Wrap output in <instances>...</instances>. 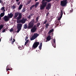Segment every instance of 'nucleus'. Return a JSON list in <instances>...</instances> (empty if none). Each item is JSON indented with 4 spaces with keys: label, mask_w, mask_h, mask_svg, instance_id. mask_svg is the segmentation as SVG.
<instances>
[{
    "label": "nucleus",
    "mask_w": 76,
    "mask_h": 76,
    "mask_svg": "<svg viewBox=\"0 0 76 76\" xmlns=\"http://www.w3.org/2000/svg\"><path fill=\"white\" fill-rule=\"evenodd\" d=\"M34 19H33L28 23V27L27 26V24H26L24 25L23 28L25 29H26L27 28H28V29H30L32 28L34 26Z\"/></svg>",
    "instance_id": "nucleus-1"
},
{
    "label": "nucleus",
    "mask_w": 76,
    "mask_h": 76,
    "mask_svg": "<svg viewBox=\"0 0 76 76\" xmlns=\"http://www.w3.org/2000/svg\"><path fill=\"white\" fill-rule=\"evenodd\" d=\"M27 20V19H26V18L23 19H22L17 20V21L18 23H22L23 24V23H25Z\"/></svg>",
    "instance_id": "nucleus-2"
},
{
    "label": "nucleus",
    "mask_w": 76,
    "mask_h": 76,
    "mask_svg": "<svg viewBox=\"0 0 76 76\" xmlns=\"http://www.w3.org/2000/svg\"><path fill=\"white\" fill-rule=\"evenodd\" d=\"M67 0H64L61 1V6H66L67 5Z\"/></svg>",
    "instance_id": "nucleus-3"
},
{
    "label": "nucleus",
    "mask_w": 76,
    "mask_h": 76,
    "mask_svg": "<svg viewBox=\"0 0 76 76\" xmlns=\"http://www.w3.org/2000/svg\"><path fill=\"white\" fill-rule=\"evenodd\" d=\"M22 24L21 23L18 24H17V29L18 30L16 32L17 33H19V31L22 29Z\"/></svg>",
    "instance_id": "nucleus-4"
},
{
    "label": "nucleus",
    "mask_w": 76,
    "mask_h": 76,
    "mask_svg": "<svg viewBox=\"0 0 76 76\" xmlns=\"http://www.w3.org/2000/svg\"><path fill=\"white\" fill-rule=\"evenodd\" d=\"M38 35H39V34H38L37 33H35L34 34L33 36H32L30 38V40L31 41H32L33 40H34L35 39L37 38L38 37Z\"/></svg>",
    "instance_id": "nucleus-5"
},
{
    "label": "nucleus",
    "mask_w": 76,
    "mask_h": 76,
    "mask_svg": "<svg viewBox=\"0 0 76 76\" xmlns=\"http://www.w3.org/2000/svg\"><path fill=\"white\" fill-rule=\"evenodd\" d=\"M39 44V42H35L33 44L32 47L34 48H36L38 46V45Z\"/></svg>",
    "instance_id": "nucleus-6"
},
{
    "label": "nucleus",
    "mask_w": 76,
    "mask_h": 76,
    "mask_svg": "<svg viewBox=\"0 0 76 76\" xmlns=\"http://www.w3.org/2000/svg\"><path fill=\"white\" fill-rule=\"evenodd\" d=\"M37 28L36 27V25H34L32 28L31 29V32H35L37 31Z\"/></svg>",
    "instance_id": "nucleus-7"
},
{
    "label": "nucleus",
    "mask_w": 76,
    "mask_h": 76,
    "mask_svg": "<svg viewBox=\"0 0 76 76\" xmlns=\"http://www.w3.org/2000/svg\"><path fill=\"white\" fill-rule=\"evenodd\" d=\"M63 11L62 10H61V12L59 14V16L60 17L58 18V20H61V18H62V16H63Z\"/></svg>",
    "instance_id": "nucleus-8"
},
{
    "label": "nucleus",
    "mask_w": 76,
    "mask_h": 76,
    "mask_svg": "<svg viewBox=\"0 0 76 76\" xmlns=\"http://www.w3.org/2000/svg\"><path fill=\"white\" fill-rule=\"evenodd\" d=\"M51 3H48V5L46 6V9H47V10H49L51 8Z\"/></svg>",
    "instance_id": "nucleus-9"
},
{
    "label": "nucleus",
    "mask_w": 76,
    "mask_h": 76,
    "mask_svg": "<svg viewBox=\"0 0 76 76\" xmlns=\"http://www.w3.org/2000/svg\"><path fill=\"white\" fill-rule=\"evenodd\" d=\"M4 19L5 21H9V18L8 17V16H5L4 17Z\"/></svg>",
    "instance_id": "nucleus-10"
},
{
    "label": "nucleus",
    "mask_w": 76,
    "mask_h": 76,
    "mask_svg": "<svg viewBox=\"0 0 76 76\" xmlns=\"http://www.w3.org/2000/svg\"><path fill=\"white\" fill-rule=\"evenodd\" d=\"M56 39L54 38L53 39V43H52V45L54 47L56 48Z\"/></svg>",
    "instance_id": "nucleus-11"
},
{
    "label": "nucleus",
    "mask_w": 76,
    "mask_h": 76,
    "mask_svg": "<svg viewBox=\"0 0 76 76\" xmlns=\"http://www.w3.org/2000/svg\"><path fill=\"white\" fill-rule=\"evenodd\" d=\"M18 15V17L17 18V19H18L17 20H20L19 19H20L22 18V15L21 13H20Z\"/></svg>",
    "instance_id": "nucleus-12"
},
{
    "label": "nucleus",
    "mask_w": 76,
    "mask_h": 76,
    "mask_svg": "<svg viewBox=\"0 0 76 76\" xmlns=\"http://www.w3.org/2000/svg\"><path fill=\"white\" fill-rule=\"evenodd\" d=\"M8 16L9 18H12L13 16V14H12V13H10V14L9 13L8 14Z\"/></svg>",
    "instance_id": "nucleus-13"
},
{
    "label": "nucleus",
    "mask_w": 76,
    "mask_h": 76,
    "mask_svg": "<svg viewBox=\"0 0 76 76\" xmlns=\"http://www.w3.org/2000/svg\"><path fill=\"white\" fill-rule=\"evenodd\" d=\"M18 48H19V50H22L23 49H24V47L22 46V45L21 46H19L18 47Z\"/></svg>",
    "instance_id": "nucleus-14"
},
{
    "label": "nucleus",
    "mask_w": 76,
    "mask_h": 76,
    "mask_svg": "<svg viewBox=\"0 0 76 76\" xmlns=\"http://www.w3.org/2000/svg\"><path fill=\"white\" fill-rule=\"evenodd\" d=\"M53 32H54V29H52L51 30H50L48 32V34L49 35H50V33Z\"/></svg>",
    "instance_id": "nucleus-15"
},
{
    "label": "nucleus",
    "mask_w": 76,
    "mask_h": 76,
    "mask_svg": "<svg viewBox=\"0 0 76 76\" xmlns=\"http://www.w3.org/2000/svg\"><path fill=\"white\" fill-rule=\"evenodd\" d=\"M42 42H41L39 46V48L40 50H41L42 48Z\"/></svg>",
    "instance_id": "nucleus-16"
},
{
    "label": "nucleus",
    "mask_w": 76,
    "mask_h": 76,
    "mask_svg": "<svg viewBox=\"0 0 76 76\" xmlns=\"http://www.w3.org/2000/svg\"><path fill=\"white\" fill-rule=\"evenodd\" d=\"M19 14V12H15V14L14 18H15L18 17V16Z\"/></svg>",
    "instance_id": "nucleus-17"
},
{
    "label": "nucleus",
    "mask_w": 76,
    "mask_h": 76,
    "mask_svg": "<svg viewBox=\"0 0 76 76\" xmlns=\"http://www.w3.org/2000/svg\"><path fill=\"white\" fill-rule=\"evenodd\" d=\"M50 39H51V37H50V35H49L47 38V41H50Z\"/></svg>",
    "instance_id": "nucleus-18"
},
{
    "label": "nucleus",
    "mask_w": 76,
    "mask_h": 76,
    "mask_svg": "<svg viewBox=\"0 0 76 76\" xmlns=\"http://www.w3.org/2000/svg\"><path fill=\"white\" fill-rule=\"evenodd\" d=\"M39 2H36L35 4V5H34V6H35V8L37 7V6H38V5H39Z\"/></svg>",
    "instance_id": "nucleus-19"
},
{
    "label": "nucleus",
    "mask_w": 76,
    "mask_h": 76,
    "mask_svg": "<svg viewBox=\"0 0 76 76\" xmlns=\"http://www.w3.org/2000/svg\"><path fill=\"white\" fill-rule=\"evenodd\" d=\"M22 6H23V5L22 4L20 5L18 9H19V10H20L21 9H22Z\"/></svg>",
    "instance_id": "nucleus-20"
},
{
    "label": "nucleus",
    "mask_w": 76,
    "mask_h": 76,
    "mask_svg": "<svg viewBox=\"0 0 76 76\" xmlns=\"http://www.w3.org/2000/svg\"><path fill=\"white\" fill-rule=\"evenodd\" d=\"M8 66H7V68L6 69L7 71H8V70H12V68H11V69H10L9 68H8Z\"/></svg>",
    "instance_id": "nucleus-21"
},
{
    "label": "nucleus",
    "mask_w": 76,
    "mask_h": 76,
    "mask_svg": "<svg viewBox=\"0 0 76 76\" xmlns=\"http://www.w3.org/2000/svg\"><path fill=\"white\" fill-rule=\"evenodd\" d=\"M48 26H49V23H46L45 26V28L47 29V28H48Z\"/></svg>",
    "instance_id": "nucleus-22"
},
{
    "label": "nucleus",
    "mask_w": 76,
    "mask_h": 76,
    "mask_svg": "<svg viewBox=\"0 0 76 76\" xmlns=\"http://www.w3.org/2000/svg\"><path fill=\"white\" fill-rule=\"evenodd\" d=\"M4 15V12L1 13L0 14V17H3Z\"/></svg>",
    "instance_id": "nucleus-23"
},
{
    "label": "nucleus",
    "mask_w": 76,
    "mask_h": 76,
    "mask_svg": "<svg viewBox=\"0 0 76 76\" xmlns=\"http://www.w3.org/2000/svg\"><path fill=\"white\" fill-rule=\"evenodd\" d=\"M4 27V26H3V25L1 24L0 25V31H1V29L3 28Z\"/></svg>",
    "instance_id": "nucleus-24"
},
{
    "label": "nucleus",
    "mask_w": 76,
    "mask_h": 76,
    "mask_svg": "<svg viewBox=\"0 0 76 76\" xmlns=\"http://www.w3.org/2000/svg\"><path fill=\"white\" fill-rule=\"evenodd\" d=\"M34 6H35L34 5H33L32 6H31L30 7V10H32V8H33V7H34Z\"/></svg>",
    "instance_id": "nucleus-25"
},
{
    "label": "nucleus",
    "mask_w": 76,
    "mask_h": 76,
    "mask_svg": "<svg viewBox=\"0 0 76 76\" xmlns=\"http://www.w3.org/2000/svg\"><path fill=\"white\" fill-rule=\"evenodd\" d=\"M13 40L12 41V44H14V42H15V39H13Z\"/></svg>",
    "instance_id": "nucleus-26"
},
{
    "label": "nucleus",
    "mask_w": 76,
    "mask_h": 76,
    "mask_svg": "<svg viewBox=\"0 0 76 76\" xmlns=\"http://www.w3.org/2000/svg\"><path fill=\"white\" fill-rule=\"evenodd\" d=\"M39 25H40V23H38L37 24V27H39Z\"/></svg>",
    "instance_id": "nucleus-27"
},
{
    "label": "nucleus",
    "mask_w": 76,
    "mask_h": 76,
    "mask_svg": "<svg viewBox=\"0 0 76 76\" xmlns=\"http://www.w3.org/2000/svg\"><path fill=\"white\" fill-rule=\"evenodd\" d=\"M12 7V8L14 9H15L16 8V6L15 5H13Z\"/></svg>",
    "instance_id": "nucleus-28"
},
{
    "label": "nucleus",
    "mask_w": 76,
    "mask_h": 76,
    "mask_svg": "<svg viewBox=\"0 0 76 76\" xmlns=\"http://www.w3.org/2000/svg\"><path fill=\"white\" fill-rule=\"evenodd\" d=\"M47 22V20H45V21L43 23L44 24H46V23Z\"/></svg>",
    "instance_id": "nucleus-29"
},
{
    "label": "nucleus",
    "mask_w": 76,
    "mask_h": 76,
    "mask_svg": "<svg viewBox=\"0 0 76 76\" xmlns=\"http://www.w3.org/2000/svg\"><path fill=\"white\" fill-rule=\"evenodd\" d=\"M49 13H49V12H47V14H46V17L48 16V15H49Z\"/></svg>",
    "instance_id": "nucleus-30"
},
{
    "label": "nucleus",
    "mask_w": 76,
    "mask_h": 76,
    "mask_svg": "<svg viewBox=\"0 0 76 76\" xmlns=\"http://www.w3.org/2000/svg\"><path fill=\"white\" fill-rule=\"evenodd\" d=\"M4 7H2L1 9V10H4Z\"/></svg>",
    "instance_id": "nucleus-31"
},
{
    "label": "nucleus",
    "mask_w": 76,
    "mask_h": 76,
    "mask_svg": "<svg viewBox=\"0 0 76 76\" xmlns=\"http://www.w3.org/2000/svg\"><path fill=\"white\" fill-rule=\"evenodd\" d=\"M31 15H29L28 17V19H31Z\"/></svg>",
    "instance_id": "nucleus-32"
},
{
    "label": "nucleus",
    "mask_w": 76,
    "mask_h": 76,
    "mask_svg": "<svg viewBox=\"0 0 76 76\" xmlns=\"http://www.w3.org/2000/svg\"><path fill=\"white\" fill-rule=\"evenodd\" d=\"M10 31V32H13V28H11Z\"/></svg>",
    "instance_id": "nucleus-33"
},
{
    "label": "nucleus",
    "mask_w": 76,
    "mask_h": 76,
    "mask_svg": "<svg viewBox=\"0 0 76 76\" xmlns=\"http://www.w3.org/2000/svg\"><path fill=\"white\" fill-rule=\"evenodd\" d=\"M36 20L37 22H38V17H37L36 18Z\"/></svg>",
    "instance_id": "nucleus-34"
},
{
    "label": "nucleus",
    "mask_w": 76,
    "mask_h": 76,
    "mask_svg": "<svg viewBox=\"0 0 76 76\" xmlns=\"http://www.w3.org/2000/svg\"><path fill=\"white\" fill-rule=\"evenodd\" d=\"M46 19L47 20H49L50 18L47 17H46Z\"/></svg>",
    "instance_id": "nucleus-35"
},
{
    "label": "nucleus",
    "mask_w": 76,
    "mask_h": 76,
    "mask_svg": "<svg viewBox=\"0 0 76 76\" xmlns=\"http://www.w3.org/2000/svg\"><path fill=\"white\" fill-rule=\"evenodd\" d=\"M5 31H6V29H4L3 30V31H2V32L4 33V32H5Z\"/></svg>",
    "instance_id": "nucleus-36"
},
{
    "label": "nucleus",
    "mask_w": 76,
    "mask_h": 76,
    "mask_svg": "<svg viewBox=\"0 0 76 76\" xmlns=\"http://www.w3.org/2000/svg\"><path fill=\"white\" fill-rule=\"evenodd\" d=\"M28 42H29V40H27L25 42L27 44V43H28Z\"/></svg>",
    "instance_id": "nucleus-37"
},
{
    "label": "nucleus",
    "mask_w": 76,
    "mask_h": 76,
    "mask_svg": "<svg viewBox=\"0 0 76 76\" xmlns=\"http://www.w3.org/2000/svg\"><path fill=\"white\" fill-rule=\"evenodd\" d=\"M28 37L26 36V39H25V40H27V39H28Z\"/></svg>",
    "instance_id": "nucleus-38"
},
{
    "label": "nucleus",
    "mask_w": 76,
    "mask_h": 76,
    "mask_svg": "<svg viewBox=\"0 0 76 76\" xmlns=\"http://www.w3.org/2000/svg\"><path fill=\"white\" fill-rule=\"evenodd\" d=\"M12 37H11V39H10V41H12Z\"/></svg>",
    "instance_id": "nucleus-39"
},
{
    "label": "nucleus",
    "mask_w": 76,
    "mask_h": 76,
    "mask_svg": "<svg viewBox=\"0 0 76 76\" xmlns=\"http://www.w3.org/2000/svg\"><path fill=\"white\" fill-rule=\"evenodd\" d=\"M3 3V1L1 0H0V3Z\"/></svg>",
    "instance_id": "nucleus-40"
},
{
    "label": "nucleus",
    "mask_w": 76,
    "mask_h": 76,
    "mask_svg": "<svg viewBox=\"0 0 76 76\" xmlns=\"http://www.w3.org/2000/svg\"><path fill=\"white\" fill-rule=\"evenodd\" d=\"M26 11V10H22V11L23 12H25Z\"/></svg>",
    "instance_id": "nucleus-41"
},
{
    "label": "nucleus",
    "mask_w": 76,
    "mask_h": 76,
    "mask_svg": "<svg viewBox=\"0 0 76 76\" xmlns=\"http://www.w3.org/2000/svg\"><path fill=\"white\" fill-rule=\"evenodd\" d=\"M73 11V10H70V13H71V12H72Z\"/></svg>",
    "instance_id": "nucleus-42"
},
{
    "label": "nucleus",
    "mask_w": 76,
    "mask_h": 76,
    "mask_svg": "<svg viewBox=\"0 0 76 76\" xmlns=\"http://www.w3.org/2000/svg\"><path fill=\"white\" fill-rule=\"evenodd\" d=\"M20 2H18V5H19V4H20Z\"/></svg>",
    "instance_id": "nucleus-43"
},
{
    "label": "nucleus",
    "mask_w": 76,
    "mask_h": 76,
    "mask_svg": "<svg viewBox=\"0 0 76 76\" xmlns=\"http://www.w3.org/2000/svg\"><path fill=\"white\" fill-rule=\"evenodd\" d=\"M53 33H51L50 34L51 35H52V36H53Z\"/></svg>",
    "instance_id": "nucleus-44"
},
{
    "label": "nucleus",
    "mask_w": 76,
    "mask_h": 76,
    "mask_svg": "<svg viewBox=\"0 0 76 76\" xmlns=\"http://www.w3.org/2000/svg\"><path fill=\"white\" fill-rule=\"evenodd\" d=\"M16 1L18 2V1H19V0H16Z\"/></svg>",
    "instance_id": "nucleus-45"
},
{
    "label": "nucleus",
    "mask_w": 76,
    "mask_h": 76,
    "mask_svg": "<svg viewBox=\"0 0 76 76\" xmlns=\"http://www.w3.org/2000/svg\"><path fill=\"white\" fill-rule=\"evenodd\" d=\"M27 44V43H26L25 42V45H26Z\"/></svg>",
    "instance_id": "nucleus-46"
},
{
    "label": "nucleus",
    "mask_w": 76,
    "mask_h": 76,
    "mask_svg": "<svg viewBox=\"0 0 76 76\" xmlns=\"http://www.w3.org/2000/svg\"><path fill=\"white\" fill-rule=\"evenodd\" d=\"M30 3V2H28L27 4H29Z\"/></svg>",
    "instance_id": "nucleus-47"
},
{
    "label": "nucleus",
    "mask_w": 76,
    "mask_h": 76,
    "mask_svg": "<svg viewBox=\"0 0 76 76\" xmlns=\"http://www.w3.org/2000/svg\"><path fill=\"white\" fill-rule=\"evenodd\" d=\"M64 15H66V14H65V12H64Z\"/></svg>",
    "instance_id": "nucleus-48"
},
{
    "label": "nucleus",
    "mask_w": 76,
    "mask_h": 76,
    "mask_svg": "<svg viewBox=\"0 0 76 76\" xmlns=\"http://www.w3.org/2000/svg\"><path fill=\"white\" fill-rule=\"evenodd\" d=\"M0 41H1V39H0Z\"/></svg>",
    "instance_id": "nucleus-49"
},
{
    "label": "nucleus",
    "mask_w": 76,
    "mask_h": 76,
    "mask_svg": "<svg viewBox=\"0 0 76 76\" xmlns=\"http://www.w3.org/2000/svg\"><path fill=\"white\" fill-rule=\"evenodd\" d=\"M1 20V17H0V20Z\"/></svg>",
    "instance_id": "nucleus-50"
},
{
    "label": "nucleus",
    "mask_w": 76,
    "mask_h": 76,
    "mask_svg": "<svg viewBox=\"0 0 76 76\" xmlns=\"http://www.w3.org/2000/svg\"><path fill=\"white\" fill-rule=\"evenodd\" d=\"M58 0H56V1H58Z\"/></svg>",
    "instance_id": "nucleus-51"
},
{
    "label": "nucleus",
    "mask_w": 76,
    "mask_h": 76,
    "mask_svg": "<svg viewBox=\"0 0 76 76\" xmlns=\"http://www.w3.org/2000/svg\"><path fill=\"white\" fill-rule=\"evenodd\" d=\"M4 10V11H6L5 10Z\"/></svg>",
    "instance_id": "nucleus-52"
},
{
    "label": "nucleus",
    "mask_w": 76,
    "mask_h": 76,
    "mask_svg": "<svg viewBox=\"0 0 76 76\" xmlns=\"http://www.w3.org/2000/svg\"><path fill=\"white\" fill-rule=\"evenodd\" d=\"M72 10H73V9H72Z\"/></svg>",
    "instance_id": "nucleus-53"
}]
</instances>
